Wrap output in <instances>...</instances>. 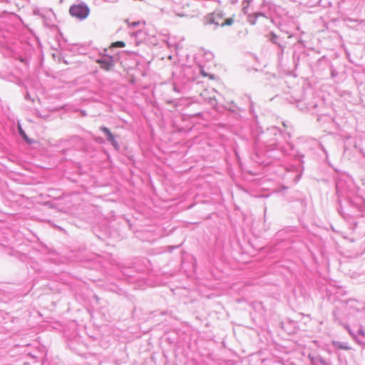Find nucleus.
Here are the masks:
<instances>
[{
  "mask_svg": "<svg viewBox=\"0 0 365 365\" xmlns=\"http://www.w3.org/2000/svg\"><path fill=\"white\" fill-rule=\"evenodd\" d=\"M69 14L76 19L83 20L86 19L89 14V8L83 4H73L69 9Z\"/></svg>",
  "mask_w": 365,
  "mask_h": 365,
  "instance_id": "1",
  "label": "nucleus"
},
{
  "mask_svg": "<svg viewBox=\"0 0 365 365\" xmlns=\"http://www.w3.org/2000/svg\"><path fill=\"white\" fill-rule=\"evenodd\" d=\"M101 130L104 132L107 137H108V140L115 146H117V143L115 142V138H114V135L112 134V133L110 132V130L106 128V127H102L101 128Z\"/></svg>",
  "mask_w": 365,
  "mask_h": 365,
  "instance_id": "2",
  "label": "nucleus"
},
{
  "mask_svg": "<svg viewBox=\"0 0 365 365\" xmlns=\"http://www.w3.org/2000/svg\"><path fill=\"white\" fill-rule=\"evenodd\" d=\"M223 106L228 110H234L235 108L233 101L230 98H227V99H224V102L222 103Z\"/></svg>",
  "mask_w": 365,
  "mask_h": 365,
  "instance_id": "3",
  "label": "nucleus"
},
{
  "mask_svg": "<svg viewBox=\"0 0 365 365\" xmlns=\"http://www.w3.org/2000/svg\"><path fill=\"white\" fill-rule=\"evenodd\" d=\"M333 344L339 349L350 350L351 347L347 343H341L339 341H334Z\"/></svg>",
  "mask_w": 365,
  "mask_h": 365,
  "instance_id": "4",
  "label": "nucleus"
},
{
  "mask_svg": "<svg viewBox=\"0 0 365 365\" xmlns=\"http://www.w3.org/2000/svg\"><path fill=\"white\" fill-rule=\"evenodd\" d=\"M18 128H19V132L20 133V135L22 136V138L28 143H32V140H30L26 134L25 133V132L24 131V130L22 129L21 126L20 125H19L18 126Z\"/></svg>",
  "mask_w": 365,
  "mask_h": 365,
  "instance_id": "5",
  "label": "nucleus"
},
{
  "mask_svg": "<svg viewBox=\"0 0 365 365\" xmlns=\"http://www.w3.org/2000/svg\"><path fill=\"white\" fill-rule=\"evenodd\" d=\"M125 44L123 41H115L111 44V47H125Z\"/></svg>",
  "mask_w": 365,
  "mask_h": 365,
  "instance_id": "6",
  "label": "nucleus"
},
{
  "mask_svg": "<svg viewBox=\"0 0 365 365\" xmlns=\"http://www.w3.org/2000/svg\"><path fill=\"white\" fill-rule=\"evenodd\" d=\"M98 63L102 64V68H106V70H108L111 66L110 63L106 62L105 61H98Z\"/></svg>",
  "mask_w": 365,
  "mask_h": 365,
  "instance_id": "7",
  "label": "nucleus"
},
{
  "mask_svg": "<svg viewBox=\"0 0 365 365\" xmlns=\"http://www.w3.org/2000/svg\"><path fill=\"white\" fill-rule=\"evenodd\" d=\"M233 23V19L232 18H228L225 20V21L221 24L222 26H230Z\"/></svg>",
  "mask_w": 365,
  "mask_h": 365,
  "instance_id": "8",
  "label": "nucleus"
},
{
  "mask_svg": "<svg viewBox=\"0 0 365 365\" xmlns=\"http://www.w3.org/2000/svg\"><path fill=\"white\" fill-rule=\"evenodd\" d=\"M271 35H272V41H274V39L277 38V36H276L274 34H272Z\"/></svg>",
  "mask_w": 365,
  "mask_h": 365,
  "instance_id": "9",
  "label": "nucleus"
}]
</instances>
